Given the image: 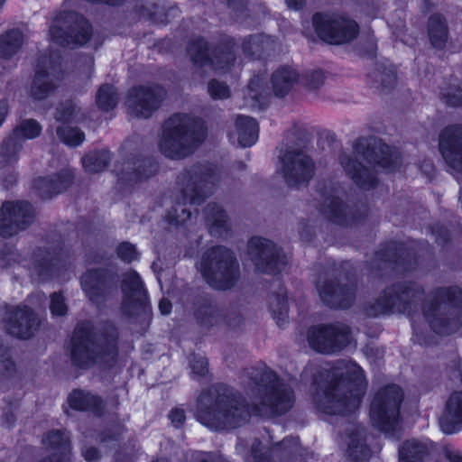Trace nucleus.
Here are the masks:
<instances>
[{
  "mask_svg": "<svg viewBox=\"0 0 462 462\" xmlns=\"http://www.w3.org/2000/svg\"><path fill=\"white\" fill-rule=\"evenodd\" d=\"M332 380L319 409L329 414H346L360 404L366 383L362 368L352 362H340L332 369Z\"/></svg>",
  "mask_w": 462,
  "mask_h": 462,
  "instance_id": "nucleus-1",
  "label": "nucleus"
},
{
  "mask_svg": "<svg viewBox=\"0 0 462 462\" xmlns=\"http://www.w3.org/2000/svg\"><path fill=\"white\" fill-rule=\"evenodd\" d=\"M204 137L205 129L200 121L188 115L176 114L165 122L159 145L165 156L180 159L189 154Z\"/></svg>",
  "mask_w": 462,
  "mask_h": 462,
  "instance_id": "nucleus-2",
  "label": "nucleus"
},
{
  "mask_svg": "<svg viewBox=\"0 0 462 462\" xmlns=\"http://www.w3.org/2000/svg\"><path fill=\"white\" fill-rule=\"evenodd\" d=\"M208 284L216 289L230 288L238 276V265L224 247H215L203 257L199 266Z\"/></svg>",
  "mask_w": 462,
  "mask_h": 462,
  "instance_id": "nucleus-3",
  "label": "nucleus"
},
{
  "mask_svg": "<svg viewBox=\"0 0 462 462\" xmlns=\"http://www.w3.org/2000/svg\"><path fill=\"white\" fill-rule=\"evenodd\" d=\"M250 411L234 398L220 399L214 408H200L198 420L211 430L232 429L245 423Z\"/></svg>",
  "mask_w": 462,
  "mask_h": 462,
  "instance_id": "nucleus-4",
  "label": "nucleus"
},
{
  "mask_svg": "<svg viewBox=\"0 0 462 462\" xmlns=\"http://www.w3.org/2000/svg\"><path fill=\"white\" fill-rule=\"evenodd\" d=\"M402 398L401 388L391 385L378 393L373 400L370 411L371 420L381 430L390 433L395 429Z\"/></svg>",
  "mask_w": 462,
  "mask_h": 462,
  "instance_id": "nucleus-5",
  "label": "nucleus"
},
{
  "mask_svg": "<svg viewBox=\"0 0 462 462\" xmlns=\"http://www.w3.org/2000/svg\"><path fill=\"white\" fill-rule=\"evenodd\" d=\"M50 34L61 45L83 44L89 38L90 26L83 17L69 13L55 18Z\"/></svg>",
  "mask_w": 462,
  "mask_h": 462,
  "instance_id": "nucleus-6",
  "label": "nucleus"
},
{
  "mask_svg": "<svg viewBox=\"0 0 462 462\" xmlns=\"http://www.w3.org/2000/svg\"><path fill=\"white\" fill-rule=\"evenodd\" d=\"M313 24L319 38L331 44L347 42L357 35L356 22L343 16H328L320 14L313 17Z\"/></svg>",
  "mask_w": 462,
  "mask_h": 462,
  "instance_id": "nucleus-7",
  "label": "nucleus"
},
{
  "mask_svg": "<svg viewBox=\"0 0 462 462\" xmlns=\"http://www.w3.org/2000/svg\"><path fill=\"white\" fill-rule=\"evenodd\" d=\"M308 340L315 351L330 354L345 347L350 340V335L345 326L318 327L310 330Z\"/></svg>",
  "mask_w": 462,
  "mask_h": 462,
  "instance_id": "nucleus-8",
  "label": "nucleus"
},
{
  "mask_svg": "<svg viewBox=\"0 0 462 462\" xmlns=\"http://www.w3.org/2000/svg\"><path fill=\"white\" fill-rule=\"evenodd\" d=\"M72 359L76 365L88 368L94 365H106L113 361L116 350L113 345L100 346L88 339L74 343Z\"/></svg>",
  "mask_w": 462,
  "mask_h": 462,
  "instance_id": "nucleus-9",
  "label": "nucleus"
},
{
  "mask_svg": "<svg viewBox=\"0 0 462 462\" xmlns=\"http://www.w3.org/2000/svg\"><path fill=\"white\" fill-rule=\"evenodd\" d=\"M31 205L26 202H6L0 209V235L11 236L25 228L32 220Z\"/></svg>",
  "mask_w": 462,
  "mask_h": 462,
  "instance_id": "nucleus-10",
  "label": "nucleus"
},
{
  "mask_svg": "<svg viewBox=\"0 0 462 462\" xmlns=\"http://www.w3.org/2000/svg\"><path fill=\"white\" fill-rule=\"evenodd\" d=\"M248 255L255 267L263 272L275 273L280 270L278 265L284 264L273 244L261 237H253L249 241Z\"/></svg>",
  "mask_w": 462,
  "mask_h": 462,
  "instance_id": "nucleus-11",
  "label": "nucleus"
},
{
  "mask_svg": "<svg viewBox=\"0 0 462 462\" xmlns=\"http://www.w3.org/2000/svg\"><path fill=\"white\" fill-rule=\"evenodd\" d=\"M165 96L160 87L135 88L128 95L127 106L136 116L148 117L159 106Z\"/></svg>",
  "mask_w": 462,
  "mask_h": 462,
  "instance_id": "nucleus-12",
  "label": "nucleus"
},
{
  "mask_svg": "<svg viewBox=\"0 0 462 462\" xmlns=\"http://www.w3.org/2000/svg\"><path fill=\"white\" fill-rule=\"evenodd\" d=\"M439 151L449 167L462 173V127L450 126L441 133Z\"/></svg>",
  "mask_w": 462,
  "mask_h": 462,
  "instance_id": "nucleus-13",
  "label": "nucleus"
},
{
  "mask_svg": "<svg viewBox=\"0 0 462 462\" xmlns=\"http://www.w3.org/2000/svg\"><path fill=\"white\" fill-rule=\"evenodd\" d=\"M281 171L290 184L309 180L314 173L310 159L302 152H288L282 161Z\"/></svg>",
  "mask_w": 462,
  "mask_h": 462,
  "instance_id": "nucleus-14",
  "label": "nucleus"
},
{
  "mask_svg": "<svg viewBox=\"0 0 462 462\" xmlns=\"http://www.w3.org/2000/svg\"><path fill=\"white\" fill-rule=\"evenodd\" d=\"M293 402V395L289 387L277 383L268 391L260 407L255 408L254 413L261 416H270L286 411Z\"/></svg>",
  "mask_w": 462,
  "mask_h": 462,
  "instance_id": "nucleus-15",
  "label": "nucleus"
},
{
  "mask_svg": "<svg viewBox=\"0 0 462 462\" xmlns=\"http://www.w3.org/2000/svg\"><path fill=\"white\" fill-rule=\"evenodd\" d=\"M443 432L452 434L462 430V393L455 392L448 399L439 418Z\"/></svg>",
  "mask_w": 462,
  "mask_h": 462,
  "instance_id": "nucleus-16",
  "label": "nucleus"
},
{
  "mask_svg": "<svg viewBox=\"0 0 462 462\" xmlns=\"http://www.w3.org/2000/svg\"><path fill=\"white\" fill-rule=\"evenodd\" d=\"M36 320L27 307L17 309L10 314L7 321V331L17 337L28 338L32 334Z\"/></svg>",
  "mask_w": 462,
  "mask_h": 462,
  "instance_id": "nucleus-17",
  "label": "nucleus"
},
{
  "mask_svg": "<svg viewBox=\"0 0 462 462\" xmlns=\"http://www.w3.org/2000/svg\"><path fill=\"white\" fill-rule=\"evenodd\" d=\"M258 138V125L248 116H238L236 122V131L230 134L232 143H237L242 147L251 146Z\"/></svg>",
  "mask_w": 462,
  "mask_h": 462,
  "instance_id": "nucleus-18",
  "label": "nucleus"
},
{
  "mask_svg": "<svg viewBox=\"0 0 462 462\" xmlns=\"http://www.w3.org/2000/svg\"><path fill=\"white\" fill-rule=\"evenodd\" d=\"M123 293L125 304H143L145 300V291L139 275L135 272L126 274L123 283Z\"/></svg>",
  "mask_w": 462,
  "mask_h": 462,
  "instance_id": "nucleus-19",
  "label": "nucleus"
},
{
  "mask_svg": "<svg viewBox=\"0 0 462 462\" xmlns=\"http://www.w3.org/2000/svg\"><path fill=\"white\" fill-rule=\"evenodd\" d=\"M341 164L345 168L346 173L353 179L358 185L363 188L368 189L373 186L374 179L365 167L362 166L356 160H352L348 157L341 159Z\"/></svg>",
  "mask_w": 462,
  "mask_h": 462,
  "instance_id": "nucleus-20",
  "label": "nucleus"
},
{
  "mask_svg": "<svg viewBox=\"0 0 462 462\" xmlns=\"http://www.w3.org/2000/svg\"><path fill=\"white\" fill-rule=\"evenodd\" d=\"M298 79L296 71L289 67L277 69L272 77L273 89L277 97L285 96Z\"/></svg>",
  "mask_w": 462,
  "mask_h": 462,
  "instance_id": "nucleus-21",
  "label": "nucleus"
},
{
  "mask_svg": "<svg viewBox=\"0 0 462 462\" xmlns=\"http://www.w3.org/2000/svg\"><path fill=\"white\" fill-rule=\"evenodd\" d=\"M23 43V35L18 30L6 32L0 37V57L7 59L19 50Z\"/></svg>",
  "mask_w": 462,
  "mask_h": 462,
  "instance_id": "nucleus-22",
  "label": "nucleus"
},
{
  "mask_svg": "<svg viewBox=\"0 0 462 462\" xmlns=\"http://www.w3.org/2000/svg\"><path fill=\"white\" fill-rule=\"evenodd\" d=\"M429 37L432 45L436 48H442L447 41V27L443 19L434 15L429 22Z\"/></svg>",
  "mask_w": 462,
  "mask_h": 462,
  "instance_id": "nucleus-23",
  "label": "nucleus"
},
{
  "mask_svg": "<svg viewBox=\"0 0 462 462\" xmlns=\"http://www.w3.org/2000/svg\"><path fill=\"white\" fill-rule=\"evenodd\" d=\"M374 152V163L385 171H392L396 168L399 156L389 146L380 144Z\"/></svg>",
  "mask_w": 462,
  "mask_h": 462,
  "instance_id": "nucleus-24",
  "label": "nucleus"
},
{
  "mask_svg": "<svg viewBox=\"0 0 462 462\" xmlns=\"http://www.w3.org/2000/svg\"><path fill=\"white\" fill-rule=\"evenodd\" d=\"M71 180V175L66 173L65 176H55L51 178H42L37 180V188L42 189L44 193L51 195L52 193H59L65 189Z\"/></svg>",
  "mask_w": 462,
  "mask_h": 462,
  "instance_id": "nucleus-25",
  "label": "nucleus"
},
{
  "mask_svg": "<svg viewBox=\"0 0 462 462\" xmlns=\"http://www.w3.org/2000/svg\"><path fill=\"white\" fill-rule=\"evenodd\" d=\"M426 447L417 440L407 441L400 449V462H422Z\"/></svg>",
  "mask_w": 462,
  "mask_h": 462,
  "instance_id": "nucleus-26",
  "label": "nucleus"
},
{
  "mask_svg": "<svg viewBox=\"0 0 462 462\" xmlns=\"http://www.w3.org/2000/svg\"><path fill=\"white\" fill-rule=\"evenodd\" d=\"M54 88V84L49 74L39 71L35 74L31 93L36 99L47 97Z\"/></svg>",
  "mask_w": 462,
  "mask_h": 462,
  "instance_id": "nucleus-27",
  "label": "nucleus"
},
{
  "mask_svg": "<svg viewBox=\"0 0 462 462\" xmlns=\"http://www.w3.org/2000/svg\"><path fill=\"white\" fill-rule=\"evenodd\" d=\"M207 221L212 235L222 236V228L226 227V217L218 206L208 205L207 208Z\"/></svg>",
  "mask_w": 462,
  "mask_h": 462,
  "instance_id": "nucleus-28",
  "label": "nucleus"
},
{
  "mask_svg": "<svg viewBox=\"0 0 462 462\" xmlns=\"http://www.w3.org/2000/svg\"><path fill=\"white\" fill-rule=\"evenodd\" d=\"M68 402L72 409L79 411L92 409L99 402L96 396L79 390L70 393Z\"/></svg>",
  "mask_w": 462,
  "mask_h": 462,
  "instance_id": "nucleus-29",
  "label": "nucleus"
},
{
  "mask_svg": "<svg viewBox=\"0 0 462 462\" xmlns=\"http://www.w3.org/2000/svg\"><path fill=\"white\" fill-rule=\"evenodd\" d=\"M109 158L107 151L90 152L83 158V167L88 172H98L106 167Z\"/></svg>",
  "mask_w": 462,
  "mask_h": 462,
  "instance_id": "nucleus-30",
  "label": "nucleus"
},
{
  "mask_svg": "<svg viewBox=\"0 0 462 462\" xmlns=\"http://www.w3.org/2000/svg\"><path fill=\"white\" fill-rule=\"evenodd\" d=\"M81 285L91 300L100 291L102 286V273L98 271H89L81 278Z\"/></svg>",
  "mask_w": 462,
  "mask_h": 462,
  "instance_id": "nucleus-31",
  "label": "nucleus"
},
{
  "mask_svg": "<svg viewBox=\"0 0 462 462\" xmlns=\"http://www.w3.org/2000/svg\"><path fill=\"white\" fill-rule=\"evenodd\" d=\"M43 441L49 448L59 449L61 455L66 456L69 452V437L64 432H51Z\"/></svg>",
  "mask_w": 462,
  "mask_h": 462,
  "instance_id": "nucleus-32",
  "label": "nucleus"
},
{
  "mask_svg": "<svg viewBox=\"0 0 462 462\" xmlns=\"http://www.w3.org/2000/svg\"><path fill=\"white\" fill-rule=\"evenodd\" d=\"M98 106L103 110H109L116 106L115 92L111 86H102L97 95Z\"/></svg>",
  "mask_w": 462,
  "mask_h": 462,
  "instance_id": "nucleus-33",
  "label": "nucleus"
},
{
  "mask_svg": "<svg viewBox=\"0 0 462 462\" xmlns=\"http://www.w3.org/2000/svg\"><path fill=\"white\" fill-rule=\"evenodd\" d=\"M59 137L68 145L77 146L84 140V134L79 129L61 127L58 131Z\"/></svg>",
  "mask_w": 462,
  "mask_h": 462,
  "instance_id": "nucleus-34",
  "label": "nucleus"
},
{
  "mask_svg": "<svg viewBox=\"0 0 462 462\" xmlns=\"http://www.w3.org/2000/svg\"><path fill=\"white\" fill-rule=\"evenodd\" d=\"M42 127L34 120L23 121L15 131L17 136H23L24 138H34L41 133Z\"/></svg>",
  "mask_w": 462,
  "mask_h": 462,
  "instance_id": "nucleus-35",
  "label": "nucleus"
},
{
  "mask_svg": "<svg viewBox=\"0 0 462 462\" xmlns=\"http://www.w3.org/2000/svg\"><path fill=\"white\" fill-rule=\"evenodd\" d=\"M189 52L195 62H200L201 65H205L208 61L207 43L202 39H199L196 43L190 45Z\"/></svg>",
  "mask_w": 462,
  "mask_h": 462,
  "instance_id": "nucleus-36",
  "label": "nucleus"
},
{
  "mask_svg": "<svg viewBox=\"0 0 462 462\" xmlns=\"http://www.w3.org/2000/svg\"><path fill=\"white\" fill-rule=\"evenodd\" d=\"M272 310L278 323L284 320L288 312V300L285 297L276 298L272 302Z\"/></svg>",
  "mask_w": 462,
  "mask_h": 462,
  "instance_id": "nucleus-37",
  "label": "nucleus"
},
{
  "mask_svg": "<svg viewBox=\"0 0 462 462\" xmlns=\"http://www.w3.org/2000/svg\"><path fill=\"white\" fill-rule=\"evenodd\" d=\"M321 299L328 304H336L343 294V290L328 285L326 289L319 291Z\"/></svg>",
  "mask_w": 462,
  "mask_h": 462,
  "instance_id": "nucleus-38",
  "label": "nucleus"
},
{
  "mask_svg": "<svg viewBox=\"0 0 462 462\" xmlns=\"http://www.w3.org/2000/svg\"><path fill=\"white\" fill-rule=\"evenodd\" d=\"M50 309L53 316H63L66 314L67 306L60 294L54 293L51 296Z\"/></svg>",
  "mask_w": 462,
  "mask_h": 462,
  "instance_id": "nucleus-39",
  "label": "nucleus"
},
{
  "mask_svg": "<svg viewBox=\"0 0 462 462\" xmlns=\"http://www.w3.org/2000/svg\"><path fill=\"white\" fill-rule=\"evenodd\" d=\"M118 256L125 262H132L136 259L137 252L134 246L128 243H123L118 246L117 249Z\"/></svg>",
  "mask_w": 462,
  "mask_h": 462,
  "instance_id": "nucleus-40",
  "label": "nucleus"
},
{
  "mask_svg": "<svg viewBox=\"0 0 462 462\" xmlns=\"http://www.w3.org/2000/svg\"><path fill=\"white\" fill-rule=\"evenodd\" d=\"M208 91L212 97L214 98H225L228 97L229 90L228 88L220 82L211 81L208 86Z\"/></svg>",
  "mask_w": 462,
  "mask_h": 462,
  "instance_id": "nucleus-41",
  "label": "nucleus"
},
{
  "mask_svg": "<svg viewBox=\"0 0 462 462\" xmlns=\"http://www.w3.org/2000/svg\"><path fill=\"white\" fill-rule=\"evenodd\" d=\"M349 455L353 457L356 462H362L367 459L369 456V449L364 445L351 447L349 449Z\"/></svg>",
  "mask_w": 462,
  "mask_h": 462,
  "instance_id": "nucleus-42",
  "label": "nucleus"
},
{
  "mask_svg": "<svg viewBox=\"0 0 462 462\" xmlns=\"http://www.w3.org/2000/svg\"><path fill=\"white\" fill-rule=\"evenodd\" d=\"M76 116V107L69 104L62 109H58L56 118L58 121H70Z\"/></svg>",
  "mask_w": 462,
  "mask_h": 462,
  "instance_id": "nucleus-43",
  "label": "nucleus"
},
{
  "mask_svg": "<svg viewBox=\"0 0 462 462\" xmlns=\"http://www.w3.org/2000/svg\"><path fill=\"white\" fill-rule=\"evenodd\" d=\"M262 87L258 80L254 79L250 82L248 86V92L249 96L253 100H255V102L261 106L262 102L260 101V98L262 97V93L260 92Z\"/></svg>",
  "mask_w": 462,
  "mask_h": 462,
  "instance_id": "nucleus-44",
  "label": "nucleus"
},
{
  "mask_svg": "<svg viewBox=\"0 0 462 462\" xmlns=\"http://www.w3.org/2000/svg\"><path fill=\"white\" fill-rule=\"evenodd\" d=\"M191 368L194 374L204 375L208 371V362L205 358L200 357L194 361L191 365Z\"/></svg>",
  "mask_w": 462,
  "mask_h": 462,
  "instance_id": "nucleus-45",
  "label": "nucleus"
},
{
  "mask_svg": "<svg viewBox=\"0 0 462 462\" xmlns=\"http://www.w3.org/2000/svg\"><path fill=\"white\" fill-rule=\"evenodd\" d=\"M184 411L180 409L172 410L170 413V420L175 425V427L181 425L184 421Z\"/></svg>",
  "mask_w": 462,
  "mask_h": 462,
  "instance_id": "nucleus-46",
  "label": "nucleus"
},
{
  "mask_svg": "<svg viewBox=\"0 0 462 462\" xmlns=\"http://www.w3.org/2000/svg\"><path fill=\"white\" fill-rule=\"evenodd\" d=\"M181 214L177 216H170L169 220L172 223L181 224L184 223L186 219H188L190 216V213L187 211L186 208H181Z\"/></svg>",
  "mask_w": 462,
  "mask_h": 462,
  "instance_id": "nucleus-47",
  "label": "nucleus"
},
{
  "mask_svg": "<svg viewBox=\"0 0 462 462\" xmlns=\"http://www.w3.org/2000/svg\"><path fill=\"white\" fill-rule=\"evenodd\" d=\"M83 456L86 460L89 462H94L98 459L99 454L97 450L94 448H89L85 450H83Z\"/></svg>",
  "mask_w": 462,
  "mask_h": 462,
  "instance_id": "nucleus-48",
  "label": "nucleus"
},
{
  "mask_svg": "<svg viewBox=\"0 0 462 462\" xmlns=\"http://www.w3.org/2000/svg\"><path fill=\"white\" fill-rule=\"evenodd\" d=\"M159 310L163 315L169 314L171 310V302L166 299H162L159 303Z\"/></svg>",
  "mask_w": 462,
  "mask_h": 462,
  "instance_id": "nucleus-49",
  "label": "nucleus"
},
{
  "mask_svg": "<svg viewBox=\"0 0 462 462\" xmlns=\"http://www.w3.org/2000/svg\"><path fill=\"white\" fill-rule=\"evenodd\" d=\"M269 42V38L267 37H255L253 39V44L250 47V50L258 49L260 46L262 47L264 43Z\"/></svg>",
  "mask_w": 462,
  "mask_h": 462,
  "instance_id": "nucleus-50",
  "label": "nucleus"
},
{
  "mask_svg": "<svg viewBox=\"0 0 462 462\" xmlns=\"http://www.w3.org/2000/svg\"><path fill=\"white\" fill-rule=\"evenodd\" d=\"M305 0H286L288 8L298 10L304 5Z\"/></svg>",
  "mask_w": 462,
  "mask_h": 462,
  "instance_id": "nucleus-51",
  "label": "nucleus"
},
{
  "mask_svg": "<svg viewBox=\"0 0 462 462\" xmlns=\"http://www.w3.org/2000/svg\"><path fill=\"white\" fill-rule=\"evenodd\" d=\"M5 115H6V105L5 102L0 101V125L3 123Z\"/></svg>",
  "mask_w": 462,
  "mask_h": 462,
  "instance_id": "nucleus-52",
  "label": "nucleus"
},
{
  "mask_svg": "<svg viewBox=\"0 0 462 462\" xmlns=\"http://www.w3.org/2000/svg\"><path fill=\"white\" fill-rule=\"evenodd\" d=\"M450 294H451V295L449 296V298H450V300H452V301H453V300H456V299H457H457L462 298V291H459V290H457V289L453 290V291L450 292Z\"/></svg>",
  "mask_w": 462,
  "mask_h": 462,
  "instance_id": "nucleus-53",
  "label": "nucleus"
},
{
  "mask_svg": "<svg viewBox=\"0 0 462 462\" xmlns=\"http://www.w3.org/2000/svg\"><path fill=\"white\" fill-rule=\"evenodd\" d=\"M184 200H189L190 204H195L199 202V195L196 193V195L192 194L189 196V198L185 195Z\"/></svg>",
  "mask_w": 462,
  "mask_h": 462,
  "instance_id": "nucleus-54",
  "label": "nucleus"
},
{
  "mask_svg": "<svg viewBox=\"0 0 462 462\" xmlns=\"http://www.w3.org/2000/svg\"><path fill=\"white\" fill-rule=\"evenodd\" d=\"M208 62L214 67L215 69L222 70L225 69V67L220 65L217 60H209Z\"/></svg>",
  "mask_w": 462,
  "mask_h": 462,
  "instance_id": "nucleus-55",
  "label": "nucleus"
},
{
  "mask_svg": "<svg viewBox=\"0 0 462 462\" xmlns=\"http://www.w3.org/2000/svg\"><path fill=\"white\" fill-rule=\"evenodd\" d=\"M450 459L453 461V462H462V455L458 454V453H454L450 456Z\"/></svg>",
  "mask_w": 462,
  "mask_h": 462,
  "instance_id": "nucleus-56",
  "label": "nucleus"
},
{
  "mask_svg": "<svg viewBox=\"0 0 462 462\" xmlns=\"http://www.w3.org/2000/svg\"><path fill=\"white\" fill-rule=\"evenodd\" d=\"M15 256V254L9 250L6 254H3L0 255V258L2 259V261H5V257H11L12 259L14 258Z\"/></svg>",
  "mask_w": 462,
  "mask_h": 462,
  "instance_id": "nucleus-57",
  "label": "nucleus"
},
{
  "mask_svg": "<svg viewBox=\"0 0 462 462\" xmlns=\"http://www.w3.org/2000/svg\"><path fill=\"white\" fill-rule=\"evenodd\" d=\"M10 144H11V141L5 142L3 146H2V151L3 152H7V148L9 147Z\"/></svg>",
  "mask_w": 462,
  "mask_h": 462,
  "instance_id": "nucleus-58",
  "label": "nucleus"
},
{
  "mask_svg": "<svg viewBox=\"0 0 462 462\" xmlns=\"http://www.w3.org/2000/svg\"><path fill=\"white\" fill-rule=\"evenodd\" d=\"M448 103L450 104L451 106H457V105L461 104L460 101H455L450 97L448 98Z\"/></svg>",
  "mask_w": 462,
  "mask_h": 462,
  "instance_id": "nucleus-59",
  "label": "nucleus"
},
{
  "mask_svg": "<svg viewBox=\"0 0 462 462\" xmlns=\"http://www.w3.org/2000/svg\"><path fill=\"white\" fill-rule=\"evenodd\" d=\"M255 453V451H254ZM254 458L256 459V454H254ZM257 462V460H255Z\"/></svg>",
  "mask_w": 462,
  "mask_h": 462,
  "instance_id": "nucleus-60",
  "label": "nucleus"
},
{
  "mask_svg": "<svg viewBox=\"0 0 462 462\" xmlns=\"http://www.w3.org/2000/svg\"><path fill=\"white\" fill-rule=\"evenodd\" d=\"M224 59L226 62L228 61V57H225Z\"/></svg>",
  "mask_w": 462,
  "mask_h": 462,
  "instance_id": "nucleus-61",
  "label": "nucleus"
}]
</instances>
